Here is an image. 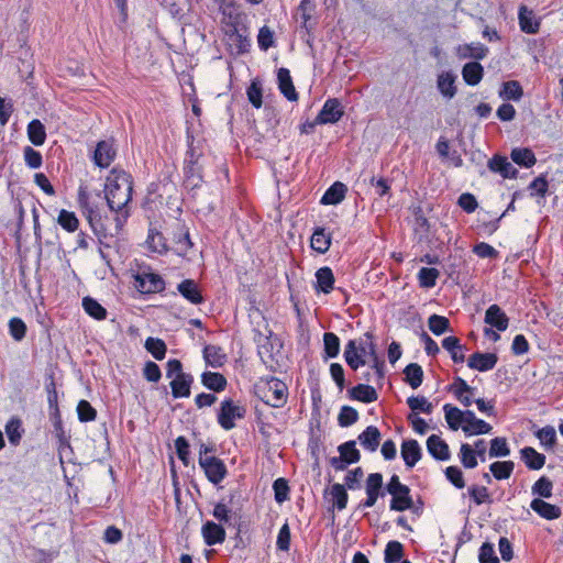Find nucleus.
<instances>
[{"mask_svg":"<svg viewBox=\"0 0 563 563\" xmlns=\"http://www.w3.org/2000/svg\"><path fill=\"white\" fill-rule=\"evenodd\" d=\"M132 177L124 170L113 168L106 178L104 198L113 219L104 214L103 202L98 192L86 186L78 189V205L92 231L99 236H114L120 233L129 218L128 205L132 199Z\"/></svg>","mask_w":563,"mask_h":563,"instance_id":"1","label":"nucleus"},{"mask_svg":"<svg viewBox=\"0 0 563 563\" xmlns=\"http://www.w3.org/2000/svg\"><path fill=\"white\" fill-rule=\"evenodd\" d=\"M344 358L347 365L353 369H357L366 363H369L378 378L383 376V363L379 361L375 344L372 341L360 343L358 346L355 341H349L344 350Z\"/></svg>","mask_w":563,"mask_h":563,"instance_id":"2","label":"nucleus"},{"mask_svg":"<svg viewBox=\"0 0 563 563\" xmlns=\"http://www.w3.org/2000/svg\"><path fill=\"white\" fill-rule=\"evenodd\" d=\"M255 395L266 405L280 408L288 398V388L276 377L260 378L254 385Z\"/></svg>","mask_w":563,"mask_h":563,"instance_id":"3","label":"nucleus"},{"mask_svg":"<svg viewBox=\"0 0 563 563\" xmlns=\"http://www.w3.org/2000/svg\"><path fill=\"white\" fill-rule=\"evenodd\" d=\"M166 375L170 378L172 394L175 398H184L190 395L192 377L183 373L181 363L178 360L168 361Z\"/></svg>","mask_w":563,"mask_h":563,"instance_id":"4","label":"nucleus"},{"mask_svg":"<svg viewBox=\"0 0 563 563\" xmlns=\"http://www.w3.org/2000/svg\"><path fill=\"white\" fill-rule=\"evenodd\" d=\"M222 32L224 34V42L232 54L241 55L249 52L251 41L244 27L225 29Z\"/></svg>","mask_w":563,"mask_h":563,"instance_id":"5","label":"nucleus"},{"mask_svg":"<svg viewBox=\"0 0 563 563\" xmlns=\"http://www.w3.org/2000/svg\"><path fill=\"white\" fill-rule=\"evenodd\" d=\"M208 452V448H206L205 445H201L200 448V451H199V464L201 466V468L205 471V474L207 476V478L213 483V484H218L220 483L225 474H227V468H225V465L223 464V462L214 456H203L202 454L203 453H207Z\"/></svg>","mask_w":563,"mask_h":563,"instance_id":"6","label":"nucleus"},{"mask_svg":"<svg viewBox=\"0 0 563 563\" xmlns=\"http://www.w3.org/2000/svg\"><path fill=\"white\" fill-rule=\"evenodd\" d=\"M245 410L242 406L225 399L221 402L218 413V422L224 430H231L235 427V421L243 418Z\"/></svg>","mask_w":563,"mask_h":563,"instance_id":"7","label":"nucleus"},{"mask_svg":"<svg viewBox=\"0 0 563 563\" xmlns=\"http://www.w3.org/2000/svg\"><path fill=\"white\" fill-rule=\"evenodd\" d=\"M344 108L336 98L328 99L316 118L317 124H333L341 120Z\"/></svg>","mask_w":563,"mask_h":563,"instance_id":"8","label":"nucleus"},{"mask_svg":"<svg viewBox=\"0 0 563 563\" xmlns=\"http://www.w3.org/2000/svg\"><path fill=\"white\" fill-rule=\"evenodd\" d=\"M340 456L331 461L335 470L343 471L349 464L356 463L360 460V452L354 441H349L339 446Z\"/></svg>","mask_w":563,"mask_h":563,"instance_id":"9","label":"nucleus"},{"mask_svg":"<svg viewBox=\"0 0 563 563\" xmlns=\"http://www.w3.org/2000/svg\"><path fill=\"white\" fill-rule=\"evenodd\" d=\"M135 287L143 294L157 292L164 289V280L155 273L142 272L135 275Z\"/></svg>","mask_w":563,"mask_h":563,"instance_id":"10","label":"nucleus"},{"mask_svg":"<svg viewBox=\"0 0 563 563\" xmlns=\"http://www.w3.org/2000/svg\"><path fill=\"white\" fill-rule=\"evenodd\" d=\"M464 417L463 432L466 435L487 434L492 431V426L478 419L472 410H465Z\"/></svg>","mask_w":563,"mask_h":563,"instance_id":"11","label":"nucleus"},{"mask_svg":"<svg viewBox=\"0 0 563 563\" xmlns=\"http://www.w3.org/2000/svg\"><path fill=\"white\" fill-rule=\"evenodd\" d=\"M382 487H383L382 474H379V473L369 474L366 479V486H365L367 498L361 506L364 508L373 507L376 504L379 495L382 494Z\"/></svg>","mask_w":563,"mask_h":563,"instance_id":"12","label":"nucleus"},{"mask_svg":"<svg viewBox=\"0 0 563 563\" xmlns=\"http://www.w3.org/2000/svg\"><path fill=\"white\" fill-rule=\"evenodd\" d=\"M484 321L497 331H506L509 325V318L498 305H492L487 308Z\"/></svg>","mask_w":563,"mask_h":563,"instance_id":"13","label":"nucleus"},{"mask_svg":"<svg viewBox=\"0 0 563 563\" xmlns=\"http://www.w3.org/2000/svg\"><path fill=\"white\" fill-rule=\"evenodd\" d=\"M520 30L527 34H536L541 24V19L533 10L522 5L518 12Z\"/></svg>","mask_w":563,"mask_h":563,"instance_id":"14","label":"nucleus"},{"mask_svg":"<svg viewBox=\"0 0 563 563\" xmlns=\"http://www.w3.org/2000/svg\"><path fill=\"white\" fill-rule=\"evenodd\" d=\"M455 81L456 75L452 71H442L438 75L437 88L444 99L451 100L455 97L457 92Z\"/></svg>","mask_w":563,"mask_h":563,"instance_id":"15","label":"nucleus"},{"mask_svg":"<svg viewBox=\"0 0 563 563\" xmlns=\"http://www.w3.org/2000/svg\"><path fill=\"white\" fill-rule=\"evenodd\" d=\"M221 10V29L222 31L225 29H233L241 26V13L239 8L235 7L233 2L222 3L220 5Z\"/></svg>","mask_w":563,"mask_h":563,"instance_id":"16","label":"nucleus"},{"mask_svg":"<svg viewBox=\"0 0 563 563\" xmlns=\"http://www.w3.org/2000/svg\"><path fill=\"white\" fill-rule=\"evenodd\" d=\"M115 156L113 143L110 141H101L97 144L93 161L101 168L108 167Z\"/></svg>","mask_w":563,"mask_h":563,"instance_id":"17","label":"nucleus"},{"mask_svg":"<svg viewBox=\"0 0 563 563\" xmlns=\"http://www.w3.org/2000/svg\"><path fill=\"white\" fill-rule=\"evenodd\" d=\"M497 363V356L494 353H474L468 358V367L479 371L487 372L493 369Z\"/></svg>","mask_w":563,"mask_h":563,"instance_id":"18","label":"nucleus"},{"mask_svg":"<svg viewBox=\"0 0 563 563\" xmlns=\"http://www.w3.org/2000/svg\"><path fill=\"white\" fill-rule=\"evenodd\" d=\"M201 532L203 540L208 545L222 543L225 539V530L222 528V526L212 521L206 522L202 526Z\"/></svg>","mask_w":563,"mask_h":563,"instance_id":"19","label":"nucleus"},{"mask_svg":"<svg viewBox=\"0 0 563 563\" xmlns=\"http://www.w3.org/2000/svg\"><path fill=\"white\" fill-rule=\"evenodd\" d=\"M316 290L330 294L334 286V275L330 267L323 266L316 272Z\"/></svg>","mask_w":563,"mask_h":563,"instance_id":"20","label":"nucleus"},{"mask_svg":"<svg viewBox=\"0 0 563 563\" xmlns=\"http://www.w3.org/2000/svg\"><path fill=\"white\" fill-rule=\"evenodd\" d=\"M390 495L393 497L390 503L391 510L405 511L412 507V499L408 486H402L401 488L390 493Z\"/></svg>","mask_w":563,"mask_h":563,"instance_id":"21","label":"nucleus"},{"mask_svg":"<svg viewBox=\"0 0 563 563\" xmlns=\"http://www.w3.org/2000/svg\"><path fill=\"white\" fill-rule=\"evenodd\" d=\"M427 449L437 460L446 461L450 459L449 446L439 435L432 434L428 438Z\"/></svg>","mask_w":563,"mask_h":563,"instance_id":"22","label":"nucleus"},{"mask_svg":"<svg viewBox=\"0 0 563 563\" xmlns=\"http://www.w3.org/2000/svg\"><path fill=\"white\" fill-rule=\"evenodd\" d=\"M530 507L540 517L547 520L558 519L561 516V509L558 506L549 504L541 498H534Z\"/></svg>","mask_w":563,"mask_h":563,"instance_id":"23","label":"nucleus"},{"mask_svg":"<svg viewBox=\"0 0 563 563\" xmlns=\"http://www.w3.org/2000/svg\"><path fill=\"white\" fill-rule=\"evenodd\" d=\"M401 456L408 467H413L421 457V449L416 440H407L401 444Z\"/></svg>","mask_w":563,"mask_h":563,"instance_id":"24","label":"nucleus"},{"mask_svg":"<svg viewBox=\"0 0 563 563\" xmlns=\"http://www.w3.org/2000/svg\"><path fill=\"white\" fill-rule=\"evenodd\" d=\"M444 411V418L449 426V428L453 431H456L459 429L463 430V424L465 420V411L459 409L455 406H452L450 404H445L443 406Z\"/></svg>","mask_w":563,"mask_h":563,"instance_id":"25","label":"nucleus"},{"mask_svg":"<svg viewBox=\"0 0 563 563\" xmlns=\"http://www.w3.org/2000/svg\"><path fill=\"white\" fill-rule=\"evenodd\" d=\"M452 391L464 407H470L474 402V389L464 379L457 378L452 385Z\"/></svg>","mask_w":563,"mask_h":563,"instance_id":"26","label":"nucleus"},{"mask_svg":"<svg viewBox=\"0 0 563 563\" xmlns=\"http://www.w3.org/2000/svg\"><path fill=\"white\" fill-rule=\"evenodd\" d=\"M520 456L526 466L530 470H540L545 464V456L531 446L521 449Z\"/></svg>","mask_w":563,"mask_h":563,"instance_id":"27","label":"nucleus"},{"mask_svg":"<svg viewBox=\"0 0 563 563\" xmlns=\"http://www.w3.org/2000/svg\"><path fill=\"white\" fill-rule=\"evenodd\" d=\"M277 79L280 92L290 101L297 100V92L292 85L289 70L286 68H279Z\"/></svg>","mask_w":563,"mask_h":563,"instance_id":"28","label":"nucleus"},{"mask_svg":"<svg viewBox=\"0 0 563 563\" xmlns=\"http://www.w3.org/2000/svg\"><path fill=\"white\" fill-rule=\"evenodd\" d=\"M358 441L365 450L374 452L378 448L380 432L376 427L369 426L358 435Z\"/></svg>","mask_w":563,"mask_h":563,"instance_id":"29","label":"nucleus"},{"mask_svg":"<svg viewBox=\"0 0 563 563\" xmlns=\"http://www.w3.org/2000/svg\"><path fill=\"white\" fill-rule=\"evenodd\" d=\"M488 167L492 172L500 174L504 178H512L517 174V170L512 164L503 156H494L489 161Z\"/></svg>","mask_w":563,"mask_h":563,"instance_id":"30","label":"nucleus"},{"mask_svg":"<svg viewBox=\"0 0 563 563\" xmlns=\"http://www.w3.org/2000/svg\"><path fill=\"white\" fill-rule=\"evenodd\" d=\"M177 289L185 299L194 305L201 303L203 300L198 285L191 279L183 280Z\"/></svg>","mask_w":563,"mask_h":563,"instance_id":"31","label":"nucleus"},{"mask_svg":"<svg viewBox=\"0 0 563 563\" xmlns=\"http://www.w3.org/2000/svg\"><path fill=\"white\" fill-rule=\"evenodd\" d=\"M4 431L9 443L13 446H16L20 443L24 432L21 419L18 417H11L4 426Z\"/></svg>","mask_w":563,"mask_h":563,"instance_id":"32","label":"nucleus"},{"mask_svg":"<svg viewBox=\"0 0 563 563\" xmlns=\"http://www.w3.org/2000/svg\"><path fill=\"white\" fill-rule=\"evenodd\" d=\"M456 52L460 58L483 59L487 54V48L482 43H471L460 45Z\"/></svg>","mask_w":563,"mask_h":563,"instance_id":"33","label":"nucleus"},{"mask_svg":"<svg viewBox=\"0 0 563 563\" xmlns=\"http://www.w3.org/2000/svg\"><path fill=\"white\" fill-rule=\"evenodd\" d=\"M203 357L211 367H221L227 362V354L217 345H207L203 349Z\"/></svg>","mask_w":563,"mask_h":563,"instance_id":"34","label":"nucleus"},{"mask_svg":"<svg viewBox=\"0 0 563 563\" xmlns=\"http://www.w3.org/2000/svg\"><path fill=\"white\" fill-rule=\"evenodd\" d=\"M483 66L477 62L467 63L462 69L464 81L470 86L479 84L483 78Z\"/></svg>","mask_w":563,"mask_h":563,"instance_id":"35","label":"nucleus"},{"mask_svg":"<svg viewBox=\"0 0 563 563\" xmlns=\"http://www.w3.org/2000/svg\"><path fill=\"white\" fill-rule=\"evenodd\" d=\"M346 192V187L342 183H334L322 196L321 203L323 205H338L340 203Z\"/></svg>","mask_w":563,"mask_h":563,"instance_id":"36","label":"nucleus"},{"mask_svg":"<svg viewBox=\"0 0 563 563\" xmlns=\"http://www.w3.org/2000/svg\"><path fill=\"white\" fill-rule=\"evenodd\" d=\"M23 53L21 52L18 58V73L20 78L24 79L27 85H32L33 74L35 71V62L33 60V55L30 58H24Z\"/></svg>","mask_w":563,"mask_h":563,"instance_id":"37","label":"nucleus"},{"mask_svg":"<svg viewBox=\"0 0 563 563\" xmlns=\"http://www.w3.org/2000/svg\"><path fill=\"white\" fill-rule=\"evenodd\" d=\"M523 95L520 84L516 80L506 81L499 90V97L503 100L519 101Z\"/></svg>","mask_w":563,"mask_h":563,"instance_id":"38","label":"nucleus"},{"mask_svg":"<svg viewBox=\"0 0 563 563\" xmlns=\"http://www.w3.org/2000/svg\"><path fill=\"white\" fill-rule=\"evenodd\" d=\"M515 468V463L512 461H498L494 462L489 465V471L493 476L498 479H508Z\"/></svg>","mask_w":563,"mask_h":563,"instance_id":"39","label":"nucleus"},{"mask_svg":"<svg viewBox=\"0 0 563 563\" xmlns=\"http://www.w3.org/2000/svg\"><path fill=\"white\" fill-rule=\"evenodd\" d=\"M82 308L87 314L96 320H104L107 318L106 308L91 297L82 299Z\"/></svg>","mask_w":563,"mask_h":563,"instance_id":"40","label":"nucleus"},{"mask_svg":"<svg viewBox=\"0 0 563 563\" xmlns=\"http://www.w3.org/2000/svg\"><path fill=\"white\" fill-rule=\"evenodd\" d=\"M536 437L540 441V444L545 450H552L556 443V431L552 426H545L539 429Z\"/></svg>","mask_w":563,"mask_h":563,"instance_id":"41","label":"nucleus"},{"mask_svg":"<svg viewBox=\"0 0 563 563\" xmlns=\"http://www.w3.org/2000/svg\"><path fill=\"white\" fill-rule=\"evenodd\" d=\"M351 395L354 399L366 404L373 402L377 399L376 390L372 386L364 384L355 386L351 390Z\"/></svg>","mask_w":563,"mask_h":563,"instance_id":"42","label":"nucleus"},{"mask_svg":"<svg viewBox=\"0 0 563 563\" xmlns=\"http://www.w3.org/2000/svg\"><path fill=\"white\" fill-rule=\"evenodd\" d=\"M488 455L490 459L493 457H507L510 455V448L508 445L507 439L503 437L494 438L490 441V446L488 451Z\"/></svg>","mask_w":563,"mask_h":563,"instance_id":"43","label":"nucleus"},{"mask_svg":"<svg viewBox=\"0 0 563 563\" xmlns=\"http://www.w3.org/2000/svg\"><path fill=\"white\" fill-rule=\"evenodd\" d=\"M442 346L451 354V357L454 362L464 361L463 347L456 336L444 338L442 341Z\"/></svg>","mask_w":563,"mask_h":563,"instance_id":"44","label":"nucleus"},{"mask_svg":"<svg viewBox=\"0 0 563 563\" xmlns=\"http://www.w3.org/2000/svg\"><path fill=\"white\" fill-rule=\"evenodd\" d=\"M404 373L406 382L411 388L416 389L422 384L423 371L420 365L411 363L405 368Z\"/></svg>","mask_w":563,"mask_h":563,"instance_id":"45","label":"nucleus"},{"mask_svg":"<svg viewBox=\"0 0 563 563\" xmlns=\"http://www.w3.org/2000/svg\"><path fill=\"white\" fill-rule=\"evenodd\" d=\"M202 384L214 391L224 389L227 380L220 373L207 372L202 374Z\"/></svg>","mask_w":563,"mask_h":563,"instance_id":"46","label":"nucleus"},{"mask_svg":"<svg viewBox=\"0 0 563 563\" xmlns=\"http://www.w3.org/2000/svg\"><path fill=\"white\" fill-rule=\"evenodd\" d=\"M459 459L465 468H475L478 464L475 450L468 443L461 444Z\"/></svg>","mask_w":563,"mask_h":563,"instance_id":"47","label":"nucleus"},{"mask_svg":"<svg viewBox=\"0 0 563 563\" xmlns=\"http://www.w3.org/2000/svg\"><path fill=\"white\" fill-rule=\"evenodd\" d=\"M512 161L523 167H531L536 164V156L529 148H515L511 152Z\"/></svg>","mask_w":563,"mask_h":563,"instance_id":"48","label":"nucleus"},{"mask_svg":"<svg viewBox=\"0 0 563 563\" xmlns=\"http://www.w3.org/2000/svg\"><path fill=\"white\" fill-rule=\"evenodd\" d=\"M331 244V239L328 234L324 233L323 229H318L313 232L311 236V247L323 254L325 253Z\"/></svg>","mask_w":563,"mask_h":563,"instance_id":"49","label":"nucleus"},{"mask_svg":"<svg viewBox=\"0 0 563 563\" xmlns=\"http://www.w3.org/2000/svg\"><path fill=\"white\" fill-rule=\"evenodd\" d=\"M323 346L327 358L336 357L340 352V340L336 334L325 332L323 334Z\"/></svg>","mask_w":563,"mask_h":563,"instance_id":"50","label":"nucleus"},{"mask_svg":"<svg viewBox=\"0 0 563 563\" xmlns=\"http://www.w3.org/2000/svg\"><path fill=\"white\" fill-rule=\"evenodd\" d=\"M145 243L147 249L154 253L163 254L167 250L164 236L154 230H150Z\"/></svg>","mask_w":563,"mask_h":563,"instance_id":"51","label":"nucleus"},{"mask_svg":"<svg viewBox=\"0 0 563 563\" xmlns=\"http://www.w3.org/2000/svg\"><path fill=\"white\" fill-rule=\"evenodd\" d=\"M428 327L434 335H441L450 330V321L443 316L432 314L428 319Z\"/></svg>","mask_w":563,"mask_h":563,"instance_id":"52","label":"nucleus"},{"mask_svg":"<svg viewBox=\"0 0 563 563\" xmlns=\"http://www.w3.org/2000/svg\"><path fill=\"white\" fill-rule=\"evenodd\" d=\"M384 560L386 563L399 562L404 556L402 544L398 541H389L385 548Z\"/></svg>","mask_w":563,"mask_h":563,"instance_id":"53","label":"nucleus"},{"mask_svg":"<svg viewBox=\"0 0 563 563\" xmlns=\"http://www.w3.org/2000/svg\"><path fill=\"white\" fill-rule=\"evenodd\" d=\"M440 273L437 268L422 267L418 273L419 285L423 288L435 286Z\"/></svg>","mask_w":563,"mask_h":563,"instance_id":"54","label":"nucleus"},{"mask_svg":"<svg viewBox=\"0 0 563 563\" xmlns=\"http://www.w3.org/2000/svg\"><path fill=\"white\" fill-rule=\"evenodd\" d=\"M407 404L413 412L431 413L433 410L432 404L423 396H411Z\"/></svg>","mask_w":563,"mask_h":563,"instance_id":"55","label":"nucleus"},{"mask_svg":"<svg viewBox=\"0 0 563 563\" xmlns=\"http://www.w3.org/2000/svg\"><path fill=\"white\" fill-rule=\"evenodd\" d=\"M552 482L549 478L542 476L532 485L531 492L536 496L550 498L552 496Z\"/></svg>","mask_w":563,"mask_h":563,"instance_id":"56","label":"nucleus"},{"mask_svg":"<svg viewBox=\"0 0 563 563\" xmlns=\"http://www.w3.org/2000/svg\"><path fill=\"white\" fill-rule=\"evenodd\" d=\"M58 223L66 231L74 232L77 230L79 221L74 212L63 209L58 214Z\"/></svg>","mask_w":563,"mask_h":563,"instance_id":"57","label":"nucleus"},{"mask_svg":"<svg viewBox=\"0 0 563 563\" xmlns=\"http://www.w3.org/2000/svg\"><path fill=\"white\" fill-rule=\"evenodd\" d=\"M468 495L477 506L492 501L490 494L485 486L473 485L468 487Z\"/></svg>","mask_w":563,"mask_h":563,"instance_id":"58","label":"nucleus"},{"mask_svg":"<svg viewBox=\"0 0 563 563\" xmlns=\"http://www.w3.org/2000/svg\"><path fill=\"white\" fill-rule=\"evenodd\" d=\"M9 333L15 341H21L26 333V324L21 318L13 317L9 320Z\"/></svg>","mask_w":563,"mask_h":563,"instance_id":"59","label":"nucleus"},{"mask_svg":"<svg viewBox=\"0 0 563 563\" xmlns=\"http://www.w3.org/2000/svg\"><path fill=\"white\" fill-rule=\"evenodd\" d=\"M145 347L156 360H163L165 357L166 345L162 340L148 338L145 342Z\"/></svg>","mask_w":563,"mask_h":563,"instance_id":"60","label":"nucleus"},{"mask_svg":"<svg viewBox=\"0 0 563 563\" xmlns=\"http://www.w3.org/2000/svg\"><path fill=\"white\" fill-rule=\"evenodd\" d=\"M331 496L334 503V506L339 510H343L347 504V493L343 485L334 484L331 487Z\"/></svg>","mask_w":563,"mask_h":563,"instance_id":"61","label":"nucleus"},{"mask_svg":"<svg viewBox=\"0 0 563 563\" xmlns=\"http://www.w3.org/2000/svg\"><path fill=\"white\" fill-rule=\"evenodd\" d=\"M77 413L81 422L92 421L97 416L95 408L87 400H80L78 402Z\"/></svg>","mask_w":563,"mask_h":563,"instance_id":"62","label":"nucleus"},{"mask_svg":"<svg viewBox=\"0 0 563 563\" xmlns=\"http://www.w3.org/2000/svg\"><path fill=\"white\" fill-rule=\"evenodd\" d=\"M249 101L255 107L261 108L263 100H262V87L261 84L257 80H253L251 85L247 88L246 91Z\"/></svg>","mask_w":563,"mask_h":563,"instance_id":"63","label":"nucleus"},{"mask_svg":"<svg viewBox=\"0 0 563 563\" xmlns=\"http://www.w3.org/2000/svg\"><path fill=\"white\" fill-rule=\"evenodd\" d=\"M478 560L481 563H499V559L495 555L494 545L488 542L481 547Z\"/></svg>","mask_w":563,"mask_h":563,"instance_id":"64","label":"nucleus"}]
</instances>
